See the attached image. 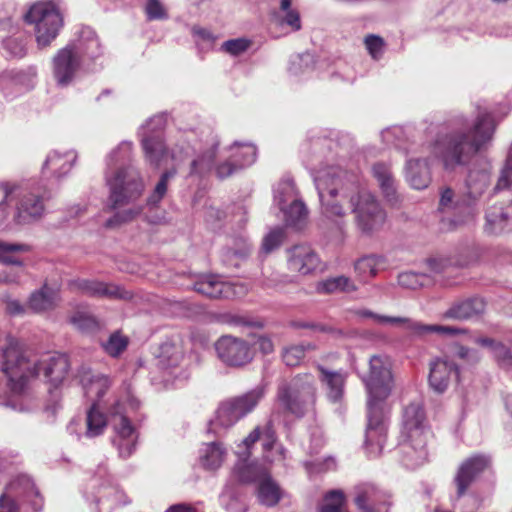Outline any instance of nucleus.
I'll use <instances>...</instances> for the list:
<instances>
[{"label":"nucleus","instance_id":"7ed1b4c3","mask_svg":"<svg viewBox=\"0 0 512 512\" xmlns=\"http://www.w3.org/2000/svg\"><path fill=\"white\" fill-rule=\"evenodd\" d=\"M362 381L368 392L365 447L370 457H376L381 454L387 438L384 400L391 393L393 385L389 358L371 356L369 370L362 376Z\"/></svg>","mask_w":512,"mask_h":512},{"label":"nucleus","instance_id":"5701e85b","mask_svg":"<svg viewBox=\"0 0 512 512\" xmlns=\"http://www.w3.org/2000/svg\"><path fill=\"white\" fill-rule=\"evenodd\" d=\"M489 458L484 455H475L464 461L455 477L457 494L462 496L472 482L488 467Z\"/></svg>","mask_w":512,"mask_h":512},{"label":"nucleus","instance_id":"c9c22d12","mask_svg":"<svg viewBox=\"0 0 512 512\" xmlns=\"http://www.w3.org/2000/svg\"><path fill=\"white\" fill-rule=\"evenodd\" d=\"M98 403H92L86 415V430L84 436L95 438L102 435L107 427V416L102 412Z\"/></svg>","mask_w":512,"mask_h":512},{"label":"nucleus","instance_id":"de8ad7c7","mask_svg":"<svg viewBox=\"0 0 512 512\" xmlns=\"http://www.w3.org/2000/svg\"><path fill=\"white\" fill-rule=\"evenodd\" d=\"M29 251L30 246L27 244L0 241V263L22 267L23 261L15 257L14 253Z\"/></svg>","mask_w":512,"mask_h":512},{"label":"nucleus","instance_id":"f03ea898","mask_svg":"<svg viewBox=\"0 0 512 512\" xmlns=\"http://www.w3.org/2000/svg\"><path fill=\"white\" fill-rule=\"evenodd\" d=\"M448 131H440L432 144V153L447 171L469 164L480 152L490 146L496 123L490 113L479 114L472 125L467 118L457 116L449 121Z\"/></svg>","mask_w":512,"mask_h":512},{"label":"nucleus","instance_id":"ddd939ff","mask_svg":"<svg viewBox=\"0 0 512 512\" xmlns=\"http://www.w3.org/2000/svg\"><path fill=\"white\" fill-rule=\"evenodd\" d=\"M352 501L357 512H389L392 505L389 492L370 482L354 486Z\"/></svg>","mask_w":512,"mask_h":512},{"label":"nucleus","instance_id":"69168bd1","mask_svg":"<svg viewBox=\"0 0 512 512\" xmlns=\"http://www.w3.org/2000/svg\"><path fill=\"white\" fill-rule=\"evenodd\" d=\"M251 41L245 38L227 40L222 44V49L232 56H238L248 50Z\"/></svg>","mask_w":512,"mask_h":512},{"label":"nucleus","instance_id":"6ab92c4d","mask_svg":"<svg viewBox=\"0 0 512 512\" xmlns=\"http://www.w3.org/2000/svg\"><path fill=\"white\" fill-rule=\"evenodd\" d=\"M316 369L327 399L332 403L340 402L344 397L348 373L342 369L331 370L321 364Z\"/></svg>","mask_w":512,"mask_h":512},{"label":"nucleus","instance_id":"864d4df0","mask_svg":"<svg viewBox=\"0 0 512 512\" xmlns=\"http://www.w3.org/2000/svg\"><path fill=\"white\" fill-rule=\"evenodd\" d=\"M176 175V170H167L160 176L154 190L147 198V205L151 208L157 207L168 190V182Z\"/></svg>","mask_w":512,"mask_h":512},{"label":"nucleus","instance_id":"c03bdc74","mask_svg":"<svg viewBox=\"0 0 512 512\" xmlns=\"http://www.w3.org/2000/svg\"><path fill=\"white\" fill-rule=\"evenodd\" d=\"M220 505L227 512H245L247 505L234 486L226 485L219 496Z\"/></svg>","mask_w":512,"mask_h":512},{"label":"nucleus","instance_id":"774afa93","mask_svg":"<svg viewBox=\"0 0 512 512\" xmlns=\"http://www.w3.org/2000/svg\"><path fill=\"white\" fill-rule=\"evenodd\" d=\"M367 51L373 59H379L384 52V40L377 35H368L364 39Z\"/></svg>","mask_w":512,"mask_h":512},{"label":"nucleus","instance_id":"f704fd0d","mask_svg":"<svg viewBox=\"0 0 512 512\" xmlns=\"http://www.w3.org/2000/svg\"><path fill=\"white\" fill-rule=\"evenodd\" d=\"M386 265L387 261L384 256L370 254L357 259L354 264V269L361 280L367 281L374 278Z\"/></svg>","mask_w":512,"mask_h":512},{"label":"nucleus","instance_id":"393cba45","mask_svg":"<svg viewBox=\"0 0 512 512\" xmlns=\"http://www.w3.org/2000/svg\"><path fill=\"white\" fill-rule=\"evenodd\" d=\"M76 160L77 153L73 150L63 153L53 150L47 155L42 165V174L60 179L70 172Z\"/></svg>","mask_w":512,"mask_h":512},{"label":"nucleus","instance_id":"c756f323","mask_svg":"<svg viewBox=\"0 0 512 512\" xmlns=\"http://www.w3.org/2000/svg\"><path fill=\"white\" fill-rule=\"evenodd\" d=\"M193 288L196 292L209 298H229L233 294L232 285L215 275L199 276L194 282Z\"/></svg>","mask_w":512,"mask_h":512},{"label":"nucleus","instance_id":"bb28decb","mask_svg":"<svg viewBox=\"0 0 512 512\" xmlns=\"http://www.w3.org/2000/svg\"><path fill=\"white\" fill-rule=\"evenodd\" d=\"M79 377L85 396L102 407V398L111 386L110 379L105 375H92L87 369H82Z\"/></svg>","mask_w":512,"mask_h":512},{"label":"nucleus","instance_id":"6e6552de","mask_svg":"<svg viewBox=\"0 0 512 512\" xmlns=\"http://www.w3.org/2000/svg\"><path fill=\"white\" fill-rule=\"evenodd\" d=\"M105 179L112 209L137 201L145 190L144 179L140 171L133 166L121 167L111 174L106 172Z\"/></svg>","mask_w":512,"mask_h":512},{"label":"nucleus","instance_id":"9d476101","mask_svg":"<svg viewBox=\"0 0 512 512\" xmlns=\"http://www.w3.org/2000/svg\"><path fill=\"white\" fill-rule=\"evenodd\" d=\"M264 395L262 388L253 389L241 396L223 401L213 420L209 422V432L219 433L220 429L230 428L248 413L253 411Z\"/></svg>","mask_w":512,"mask_h":512},{"label":"nucleus","instance_id":"13d9d810","mask_svg":"<svg viewBox=\"0 0 512 512\" xmlns=\"http://www.w3.org/2000/svg\"><path fill=\"white\" fill-rule=\"evenodd\" d=\"M15 191V183L0 182V193L2 195V199L0 201V225L6 221L9 215L8 202L12 201V196L14 195Z\"/></svg>","mask_w":512,"mask_h":512},{"label":"nucleus","instance_id":"37998d69","mask_svg":"<svg viewBox=\"0 0 512 512\" xmlns=\"http://www.w3.org/2000/svg\"><path fill=\"white\" fill-rule=\"evenodd\" d=\"M217 147V143H212L209 149H207L200 156L192 160L189 172L190 176H204L205 174L210 172L216 156Z\"/></svg>","mask_w":512,"mask_h":512},{"label":"nucleus","instance_id":"bf43d9fd","mask_svg":"<svg viewBox=\"0 0 512 512\" xmlns=\"http://www.w3.org/2000/svg\"><path fill=\"white\" fill-rule=\"evenodd\" d=\"M127 345V338L122 336L119 332H115L102 344V347L108 355L117 357L127 348Z\"/></svg>","mask_w":512,"mask_h":512},{"label":"nucleus","instance_id":"5fc2aeb1","mask_svg":"<svg viewBox=\"0 0 512 512\" xmlns=\"http://www.w3.org/2000/svg\"><path fill=\"white\" fill-rule=\"evenodd\" d=\"M176 175V170H167L160 176L154 190L147 198V205L151 208L157 207L168 190V182Z\"/></svg>","mask_w":512,"mask_h":512},{"label":"nucleus","instance_id":"412c9836","mask_svg":"<svg viewBox=\"0 0 512 512\" xmlns=\"http://www.w3.org/2000/svg\"><path fill=\"white\" fill-rule=\"evenodd\" d=\"M288 268L292 272L308 275L320 266V259L308 245H295L288 251Z\"/></svg>","mask_w":512,"mask_h":512},{"label":"nucleus","instance_id":"09e8293b","mask_svg":"<svg viewBox=\"0 0 512 512\" xmlns=\"http://www.w3.org/2000/svg\"><path fill=\"white\" fill-rule=\"evenodd\" d=\"M315 349L316 346L312 343L290 345L283 348L282 360L285 365L295 367L301 363L308 351Z\"/></svg>","mask_w":512,"mask_h":512},{"label":"nucleus","instance_id":"4be33fe9","mask_svg":"<svg viewBox=\"0 0 512 512\" xmlns=\"http://www.w3.org/2000/svg\"><path fill=\"white\" fill-rule=\"evenodd\" d=\"M490 184V173L486 169L470 170L466 179V193L462 195L469 215H474V207Z\"/></svg>","mask_w":512,"mask_h":512},{"label":"nucleus","instance_id":"4468645a","mask_svg":"<svg viewBox=\"0 0 512 512\" xmlns=\"http://www.w3.org/2000/svg\"><path fill=\"white\" fill-rule=\"evenodd\" d=\"M219 359L228 366L241 367L254 358L251 345L245 340L230 335L220 337L215 343Z\"/></svg>","mask_w":512,"mask_h":512},{"label":"nucleus","instance_id":"473e14b6","mask_svg":"<svg viewBox=\"0 0 512 512\" xmlns=\"http://www.w3.org/2000/svg\"><path fill=\"white\" fill-rule=\"evenodd\" d=\"M183 340L179 335L166 339L159 347L158 358L165 367H176L184 358Z\"/></svg>","mask_w":512,"mask_h":512},{"label":"nucleus","instance_id":"79ce46f5","mask_svg":"<svg viewBox=\"0 0 512 512\" xmlns=\"http://www.w3.org/2000/svg\"><path fill=\"white\" fill-rule=\"evenodd\" d=\"M281 211L284 213L286 224L295 228H300L308 215L307 207L300 199L293 200L288 206L283 205Z\"/></svg>","mask_w":512,"mask_h":512},{"label":"nucleus","instance_id":"e433bc0d","mask_svg":"<svg viewBox=\"0 0 512 512\" xmlns=\"http://www.w3.org/2000/svg\"><path fill=\"white\" fill-rule=\"evenodd\" d=\"M454 197L455 194L451 188H444L440 194L439 207L441 210H453L455 212L463 214L461 219L453 220L454 226H457L466 222L469 219H472L474 215L468 214V209L466 205L463 204L462 196L457 200H454Z\"/></svg>","mask_w":512,"mask_h":512},{"label":"nucleus","instance_id":"7c9ffc66","mask_svg":"<svg viewBox=\"0 0 512 512\" xmlns=\"http://www.w3.org/2000/svg\"><path fill=\"white\" fill-rule=\"evenodd\" d=\"M405 178L416 190L427 188L431 182V171L427 159H410L405 166Z\"/></svg>","mask_w":512,"mask_h":512},{"label":"nucleus","instance_id":"a878e982","mask_svg":"<svg viewBox=\"0 0 512 512\" xmlns=\"http://www.w3.org/2000/svg\"><path fill=\"white\" fill-rule=\"evenodd\" d=\"M81 61L95 60L104 54V48L96 32L90 27H83L76 43L72 44Z\"/></svg>","mask_w":512,"mask_h":512},{"label":"nucleus","instance_id":"6e6d98bb","mask_svg":"<svg viewBox=\"0 0 512 512\" xmlns=\"http://www.w3.org/2000/svg\"><path fill=\"white\" fill-rule=\"evenodd\" d=\"M274 200L280 210H283V205L299 200L295 183L292 180L281 181L275 190Z\"/></svg>","mask_w":512,"mask_h":512},{"label":"nucleus","instance_id":"1a4fd4ad","mask_svg":"<svg viewBox=\"0 0 512 512\" xmlns=\"http://www.w3.org/2000/svg\"><path fill=\"white\" fill-rule=\"evenodd\" d=\"M24 18L27 23L34 25L39 48L49 46L56 39L63 25V18L55 0L34 3Z\"/></svg>","mask_w":512,"mask_h":512},{"label":"nucleus","instance_id":"2f4dec72","mask_svg":"<svg viewBox=\"0 0 512 512\" xmlns=\"http://www.w3.org/2000/svg\"><path fill=\"white\" fill-rule=\"evenodd\" d=\"M484 309L485 302L483 299L478 297L468 298L452 304L444 312L443 318L463 321L483 313Z\"/></svg>","mask_w":512,"mask_h":512},{"label":"nucleus","instance_id":"39448f33","mask_svg":"<svg viewBox=\"0 0 512 512\" xmlns=\"http://www.w3.org/2000/svg\"><path fill=\"white\" fill-rule=\"evenodd\" d=\"M0 370L8 378L11 391L7 400H0V405L22 410V406L17 404V398L24 392L27 380L38 376V365L33 364L17 340L8 338L0 349Z\"/></svg>","mask_w":512,"mask_h":512},{"label":"nucleus","instance_id":"20e7f679","mask_svg":"<svg viewBox=\"0 0 512 512\" xmlns=\"http://www.w3.org/2000/svg\"><path fill=\"white\" fill-rule=\"evenodd\" d=\"M429 434L423 407L419 403L406 406L403 412L402 440L397 448L403 466L416 469L427 461L426 445Z\"/></svg>","mask_w":512,"mask_h":512},{"label":"nucleus","instance_id":"cd10ccee","mask_svg":"<svg viewBox=\"0 0 512 512\" xmlns=\"http://www.w3.org/2000/svg\"><path fill=\"white\" fill-rule=\"evenodd\" d=\"M38 365V375L43 373L55 388L62 383L69 370V361L65 355L49 356L48 359L42 361H33Z\"/></svg>","mask_w":512,"mask_h":512},{"label":"nucleus","instance_id":"f257e3e1","mask_svg":"<svg viewBox=\"0 0 512 512\" xmlns=\"http://www.w3.org/2000/svg\"><path fill=\"white\" fill-rule=\"evenodd\" d=\"M311 172L323 215L328 218L344 217L346 212L342 201L347 200L355 225L362 234L372 235L383 227L386 212L379 200L355 182L344 183L347 173L340 167L316 168L311 163Z\"/></svg>","mask_w":512,"mask_h":512},{"label":"nucleus","instance_id":"0e129e2a","mask_svg":"<svg viewBox=\"0 0 512 512\" xmlns=\"http://www.w3.org/2000/svg\"><path fill=\"white\" fill-rule=\"evenodd\" d=\"M71 323L82 332H91L98 328L96 319L86 313L78 312L71 318Z\"/></svg>","mask_w":512,"mask_h":512},{"label":"nucleus","instance_id":"b1692460","mask_svg":"<svg viewBox=\"0 0 512 512\" xmlns=\"http://www.w3.org/2000/svg\"><path fill=\"white\" fill-rule=\"evenodd\" d=\"M458 367L446 358H438L431 362L429 385L437 393H443L448 388L451 379L458 377Z\"/></svg>","mask_w":512,"mask_h":512},{"label":"nucleus","instance_id":"72a5a7b5","mask_svg":"<svg viewBox=\"0 0 512 512\" xmlns=\"http://www.w3.org/2000/svg\"><path fill=\"white\" fill-rule=\"evenodd\" d=\"M372 174L386 200L391 203L397 202L396 182L390 166L381 162L375 163L372 166Z\"/></svg>","mask_w":512,"mask_h":512},{"label":"nucleus","instance_id":"423d86ee","mask_svg":"<svg viewBox=\"0 0 512 512\" xmlns=\"http://www.w3.org/2000/svg\"><path fill=\"white\" fill-rule=\"evenodd\" d=\"M139 407L140 401L133 395L130 386L125 385L123 395L107 408L113 430L111 443L122 459L129 458L136 450L138 433L128 414L137 411Z\"/></svg>","mask_w":512,"mask_h":512},{"label":"nucleus","instance_id":"8fccbe9b","mask_svg":"<svg viewBox=\"0 0 512 512\" xmlns=\"http://www.w3.org/2000/svg\"><path fill=\"white\" fill-rule=\"evenodd\" d=\"M278 19L281 24H285L292 28L293 31L301 29V20L299 12L292 8V0H281Z\"/></svg>","mask_w":512,"mask_h":512},{"label":"nucleus","instance_id":"ea45409f","mask_svg":"<svg viewBox=\"0 0 512 512\" xmlns=\"http://www.w3.org/2000/svg\"><path fill=\"white\" fill-rule=\"evenodd\" d=\"M230 158L234 160L239 169L252 165L257 156L256 147L250 143L235 142L231 147Z\"/></svg>","mask_w":512,"mask_h":512},{"label":"nucleus","instance_id":"c85d7f7f","mask_svg":"<svg viewBox=\"0 0 512 512\" xmlns=\"http://www.w3.org/2000/svg\"><path fill=\"white\" fill-rule=\"evenodd\" d=\"M95 503L99 508V512H110L119 505L129 503L125 493L116 485H113L109 479L103 480L95 495Z\"/></svg>","mask_w":512,"mask_h":512},{"label":"nucleus","instance_id":"052dcab7","mask_svg":"<svg viewBox=\"0 0 512 512\" xmlns=\"http://www.w3.org/2000/svg\"><path fill=\"white\" fill-rule=\"evenodd\" d=\"M285 238V230L282 227L272 229L262 241L261 251L264 254H269L277 249L283 243Z\"/></svg>","mask_w":512,"mask_h":512},{"label":"nucleus","instance_id":"f8f14e48","mask_svg":"<svg viewBox=\"0 0 512 512\" xmlns=\"http://www.w3.org/2000/svg\"><path fill=\"white\" fill-rule=\"evenodd\" d=\"M44 198L39 191L16 184V191L12 196V201L16 202L14 222L18 225H26L41 219L45 211Z\"/></svg>","mask_w":512,"mask_h":512},{"label":"nucleus","instance_id":"e2e57ef3","mask_svg":"<svg viewBox=\"0 0 512 512\" xmlns=\"http://www.w3.org/2000/svg\"><path fill=\"white\" fill-rule=\"evenodd\" d=\"M133 144L130 141L121 142L118 147L108 156V165L110 162L124 164L131 159Z\"/></svg>","mask_w":512,"mask_h":512},{"label":"nucleus","instance_id":"603ef678","mask_svg":"<svg viewBox=\"0 0 512 512\" xmlns=\"http://www.w3.org/2000/svg\"><path fill=\"white\" fill-rule=\"evenodd\" d=\"M433 280L426 273H418L413 271L402 272L398 275V283L400 286L408 289H418L420 287L432 284Z\"/></svg>","mask_w":512,"mask_h":512},{"label":"nucleus","instance_id":"58836bf2","mask_svg":"<svg viewBox=\"0 0 512 512\" xmlns=\"http://www.w3.org/2000/svg\"><path fill=\"white\" fill-rule=\"evenodd\" d=\"M234 475L242 483H250L262 481V479L268 477L266 470L261 466L251 463H246V458L243 461L236 464L234 468Z\"/></svg>","mask_w":512,"mask_h":512},{"label":"nucleus","instance_id":"dca6fc26","mask_svg":"<svg viewBox=\"0 0 512 512\" xmlns=\"http://www.w3.org/2000/svg\"><path fill=\"white\" fill-rule=\"evenodd\" d=\"M71 291L80 292L90 297H106L110 299H130L132 293L115 284H107L96 280L74 279L69 282Z\"/></svg>","mask_w":512,"mask_h":512},{"label":"nucleus","instance_id":"4c0bfd02","mask_svg":"<svg viewBox=\"0 0 512 512\" xmlns=\"http://www.w3.org/2000/svg\"><path fill=\"white\" fill-rule=\"evenodd\" d=\"M225 449L219 442L205 444L200 453L201 465L209 470L217 469L223 463Z\"/></svg>","mask_w":512,"mask_h":512},{"label":"nucleus","instance_id":"a211bd4d","mask_svg":"<svg viewBox=\"0 0 512 512\" xmlns=\"http://www.w3.org/2000/svg\"><path fill=\"white\" fill-rule=\"evenodd\" d=\"M14 496L38 498L39 492L29 476H18L10 482L7 491L0 496V512H18V504Z\"/></svg>","mask_w":512,"mask_h":512},{"label":"nucleus","instance_id":"680f3d73","mask_svg":"<svg viewBox=\"0 0 512 512\" xmlns=\"http://www.w3.org/2000/svg\"><path fill=\"white\" fill-rule=\"evenodd\" d=\"M142 213L141 206H134L128 209H124L115 213L111 218H109L105 225L106 227H114L124 223H128L136 219Z\"/></svg>","mask_w":512,"mask_h":512},{"label":"nucleus","instance_id":"9b49d317","mask_svg":"<svg viewBox=\"0 0 512 512\" xmlns=\"http://www.w3.org/2000/svg\"><path fill=\"white\" fill-rule=\"evenodd\" d=\"M165 125V116L159 114L149 118L139 129L145 160L154 168L160 166L162 159L167 153V147L162 135Z\"/></svg>","mask_w":512,"mask_h":512},{"label":"nucleus","instance_id":"aec40b11","mask_svg":"<svg viewBox=\"0 0 512 512\" xmlns=\"http://www.w3.org/2000/svg\"><path fill=\"white\" fill-rule=\"evenodd\" d=\"M484 230L490 235L512 231V201L494 204L486 210Z\"/></svg>","mask_w":512,"mask_h":512},{"label":"nucleus","instance_id":"2eb2a0df","mask_svg":"<svg viewBox=\"0 0 512 512\" xmlns=\"http://www.w3.org/2000/svg\"><path fill=\"white\" fill-rule=\"evenodd\" d=\"M73 45L58 50L52 59L53 77L58 86L66 87L72 83L81 66V59Z\"/></svg>","mask_w":512,"mask_h":512},{"label":"nucleus","instance_id":"a18cd8bd","mask_svg":"<svg viewBox=\"0 0 512 512\" xmlns=\"http://www.w3.org/2000/svg\"><path fill=\"white\" fill-rule=\"evenodd\" d=\"M258 498L260 503L267 507L275 506L280 501V489L270 476L259 483Z\"/></svg>","mask_w":512,"mask_h":512},{"label":"nucleus","instance_id":"49530a36","mask_svg":"<svg viewBox=\"0 0 512 512\" xmlns=\"http://www.w3.org/2000/svg\"><path fill=\"white\" fill-rule=\"evenodd\" d=\"M357 288L353 281L346 276H337L328 278L317 285V291L320 293L352 292Z\"/></svg>","mask_w":512,"mask_h":512},{"label":"nucleus","instance_id":"f3484780","mask_svg":"<svg viewBox=\"0 0 512 512\" xmlns=\"http://www.w3.org/2000/svg\"><path fill=\"white\" fill-rule=\"evenodd\" d=\"M378 323L390 325H403L405 329L410 332L411 335L416 337H423L431 333L456 335L464 332L462 329L455 328L452 326L423 324L421 322L406 317H393L381 315V317H378Z\"/></svg>","mask_w":512,"mask_h":512},{"label":"nucleus","instance_id":"338daca9","mask_svg":"<svg viewBox=\"0 0 512 512\" xmlns=\"http://www.w3.org/2000/svg\"><path fill=\"white\" fill-rule=\"evenodd\" d=\"M8 54L15 58H22L26 55V43L20 38H8L3 43Z\"/></svg>","mask_w":512,"mask_h":512},{"label":"nucleus","instance_id":"a19ab883","mask_svg":"<svg viewBox=\"0 0 512 512\" xmlns=\"http://www.w3.org/2000/svg\"><path fill=\"white\" fill-rule=\"evenodd\" d=\"M56 293L46 285L31 294L28 307L34 312H44L55 305Z\"/></svg>","mask_w":512,"mask_h":512},{"label":"nucleus","instance_id":"4d7b16f0","mask_svg":"<svg viewBox=\"0 0 512 512\" xmlns=\"http://www.w3.org/2000/svg\"><path fill=\"white\" fill-rule=\"evenodd\" d=\"M512 187V142L508 149L505 161L499 171L494 191H502Z\"/></svg>","mask_w":512,"mask_h":512},{"label":"nucleus","instance_id":"0eeeda50","mask_svg":"<svg viewBox=\"0 0 512 512\" xmlns=\"http://www.w3.org/2000/svg\"><path fill=\"white\" fill-rule=\"evenodd\" d=\"M317 399L315 377L310 373L297 374L290 382L278 385L277 400L285 411L303 417L314 410Z\"/></svg>","mask_w":512,"mask_h":512},{"label":"nucleus","instance_id":"3c124183","mask_svg":"<svg viewBox=\"0 0 512 512\" xmlns=\"http://www.w3.org/2000/svg\"><path fill=\"white\" fill-rule=\"evenodd\" d=\"M345 504L344 492L340 489L331 490L325 494L319 512H348Z\"/></svg>","mask_w":512,"mask_h":512}]
</instances>
